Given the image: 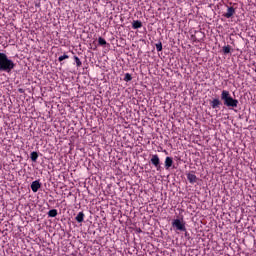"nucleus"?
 I'll use <instances>...</instances> for the list:
<instances>
[{
    "mask_svg": "<svg viewBox=\"0 0 256 256\" xmlns=\"http://www.w3.org/2000/svg\"><path fill=\"white\" fill-rule=\"evenodd\" d=\"M233 15H235V8L228 7L227 13L224 14V17H226V19H231V17H233Z\"/></svg>",
    "mask_w": 256,
    "mask_h": 256,
    "instance_id": "obj_7",
    "label": "nucleus"
},
{
    "mask_svg": "<svg viewBox=\"0 0 256 256\" xmlns=\"http://www.w3.org/2000/svg\"><path fill=\"white\" fill-rule=\"evenodd\" d=\"M187 179L189 181V183H197V176L193 173H188L187 174Z\"/></svg>",
    "mask_w": 256,
    "mask_h": 256,
    "instance_id": "obj_9",
    "label": "nucleus"
},
{
    "mask_svg": "<svg viewBox=\"0 0 256 256\" xmlns=\"http://www.w3.org/2000/svg\"><path fill=\"white\" fill-rule=\"evenodd\" d=\"M151 163L156 167L157 171H161V160L159 159V156L157 154L152 155L151 157Z\"/></svg>",
    "mask_w": 256,
    "mask_h": 256,
    "instance_id": "obj_4",
    "label": "nucleus"
},
{
    "mask_svg": "<svg viewBox=\"0 0 256 256\" xmlns=\"http://www.w3.org/2000/svg\"><path fill=\"white\" fill-rule=\"evenodd\" d=\"M164 165H165V169H171V167H173V158L166 157Z\"/></svg>",
    "mask_w": 256,
    "mask_h": 256,
    "instance_id": "obj_8",
    "label": "nucleus"
},
{
    "mask_svg": "<svg viewBox=\"0 0 256 256\" xmlns=\"http://www.w3.org/2000/svg\"><path fill=\"white\" fill-rule=\"evenodd\" d=\"M75 63L77 65V67H81L82 63H81V60L79 59V57L75 56Z\"/></svg>",
    "mask_w": 256,
    "mask_h": 256,
    "instance_id": "obj_19",
    "label": "nucleus"
},
{
    "mask_svg": "<svg viewBox=\"0 0 256 256\" xmlns=\"http://www.w3.org/2000/svg\"><path fill=\"white\" fill-rule=\"evenodd\" d=\"M65 59H69V55H67V54H64V55H62V56H59V58H58V61H65Z\"/></svg>",
    "mask_w": 256,
    "mask_h": 256,
    "instance_id": "obj_16",
    "label": "nucleus"
},
{
    "mask_svg": "<svg viewBox=\"0 0 256 256\" xmlns=\"http://www.w3.org/2000/svg\"><path fill=\"white\" fill-rule=\"evenodd\" d=\"M98 43H99V45H107V41L101 37L98 39Z\"/></svg>",
    "mask_w": 256,
    "mask_h": 256,
    "instance_id": "obj_17",
    "label": "nucleus"
},
{
    "mask_svg": "<svg viewBox=\"0 0 256 256\" xmlns=\"http://www.w3.org/2000/svg\"><path fill=\"white\" fill-rule=\"evenodd\" d=\"M48 216L57 217V209H52L48 212Z\"/></svg>",
    "mask_w": 256,
    "mask_h": 256,
    "instance_id": "obj_14",
    "label": "nucleus"
},
{
    "mask_svg": "<svg viewBox=\"0 0 256 256\" xmlns=\"http://www.w3.org/2000/svg\"><path fill=\"white\" fill-rule=\"evenodd\" d=\"M31 189H32L33 193H37V191H39V189H41V182H39V180L33 181L31 184Z\"/></svg>",
    "mask_w": 256,
    "mask_h": 256,
    "instance_id": "obj_5",
    "label": "nucleus"
},
{
    "mask_svg": "<svg viewBox=\"0 0 256 256\" xmlns=\"http://www.w3.org/2000/svg\"><path fill=\"white\" fill-rule=\"evenodd\" d=\"M221 101H223V105L228 107V109H235L239 106V100L232 98L231 93L227 90L222 91Z\"/></svg>",
    "mask_w": 256,
    "mask_h": 256,
    "instance_id": "obj_2",
    "label": "nucleus"
},
{
    "mask_svg": "<svg viewBox=\"0 0 256 256\" xmlns=\"http://www.w3.org/2000/svg\"><path fill=\"white\" fill-rule=\"evenodd\" d=\"M156 50L163 51V44L161 42L156 44Z\"/></svg>",
    "mask_w": 256,
    "mask_h": 256,
    "instance_id": "obj_18",
    "label": "nucleus"
},
{
    "mask_svg": "<svg viewBox=\"0 0 256 256\" xmlns=\"http://www.w3.org/2000/svg\"><path fill=\"white\" fill-rule=\"evenodd\" d=\"M210 105L212 109H219L221 107V100L219 98H214L211 102Z\"/></svg>",
    "mask_w": 256,
    "mask_h": 256,
    "instance_id": "obj_6",
    "label": "nucleus"
},
{
    "mask_svg": "<svg viewBox=\"0 0 256 256\" xmlns=\"http://www.w3.org/2000/svg\"><path fill=\"white\" fill-rule=\"evenodd\" d=\"M75 219L78 223H83L85 220V214L83 212H79Z\"/></svg>",
    "mask_w": 256,
    "mask_h": 256,
    "instance_id": "obj_11",
    "label": "nucleus"
},
{
    "mask_svg": "<svg viewBox=\"0 0 256 256\" xmlns=\"http://www.w3.org/2000/svg\"><path fill=\"white\" fill-rule=\"evenodd\" d=\"M12 69H15V62L7 54L0 52V73H11Z\"/></svg>",
    "mask_w": 256,
    "mask_h": 256,
    "instance_id": "obj_1",
    "label": "nucleus"
},
{
    "mask_svg": "<svg viewBox=\"0 0 256 256\" xmlns=\"http://www.w3.org/2000/svg\"><path fill=\"white\" fill-rule=\"evenodd\" d=\"M222 51H223V53H225V55L231 53V46H229V45L224 46V47L222 48Z\"/></svg>",
    "mask_w": 256,
    "mask_h": 256,
    "instance_id": "obj_13",
    "label": "nucleus"
},
{
    "mask_svg": "<svg viewBox=\"0 0 256 256\" xmlns=\"http://www.w3.org/2000/svg\"><path fill=\"white\" fill-rule=\"evenodd\" d=\"M132 79H133V77L131 76V74H129V73L125 74L124 81L129 83V81H131Z\"/></svg>",
    "mask_w": 256,
    "mask_h": 256,
    "instance_id": "obj_15",
    "label": "nucleus"
},
{
    "mask_svg": "<svg viewBox=\"0 0 256 256\" xmlns=\"http://www.w3.org/2000/svg\"><path fill=\"white\" fill-rule=\"evenodd\" d=\"M133 29H141L143 27V23L139 20H134L132 22Z\"/></svg>",
    "mask_w": 256,
    "mask_h": 256,
    "instance_id": "obj_10",
    "label": "nucleus"
},
{
    "mask_svg": "<svg viewBox=\"0 0 256 256\" xmlns=\"http://www.w3.org/2000/svg\"><path fill=\"white\" fill-rule=\"evenodd\" d=\"M172 227H175L177 231H187V228H185V222L180 219L173 220Z\"/></svg>",
    "mask_w": 256,
    "mask_h": 256,
    "instance_id": "obj_3",
    "label": "nucleus"
},
{
    "mask_svg": "<svg viewBox=\"0 0 256 256\" xmlns=\"http://www.w3.org/2000/svg\"><path fill=\"white\" fill-rule=\"evenodd\" d=\"M30 159L35 163L37 159H39V154H37V152H32L30 154Z\"/></svg>",
    "mask_w": 256,
    "mask_h": 256,
    "instance_id": "obj_12",
    "label": "nucleus"
}]
</instances>
